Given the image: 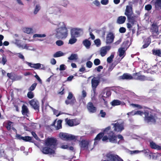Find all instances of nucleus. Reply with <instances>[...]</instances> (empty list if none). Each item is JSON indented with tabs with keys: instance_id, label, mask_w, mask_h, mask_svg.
<instances>
[{
	"instance_id": "a878e982",
	"label": "nucleus",
	"mask_w": 161,
	"mask_h": 161,
	"mask_svg": "<svg viewBox=\"0 0 161 161\" xmlns=\"http://www.w3.org/2000/svg\"><path fill=\"white\" fill-rule=\"evenodd\" d=\"M152 52L153 55L161 57V51L160 49H153L152 50Z\"/></svg>"
},
{
	"instance_id": "de8ad7c7",
	"label": "nucleus",
	"mask_w": 161,
	"mask_h": 161,
	"mask_svg": "<svg viewBox=\"0 0 161 161\" xmlns=\"http://www.w3.org/2000/svg\"><path fill=\"white\" fill-rule=\"evenodd\" d=\"M41 64L40 63L34 64L33 68L36 69H39L41 67Z\"/></svg>"
},
{
	"instance_id": "8fccbe9b",
	"label": "nucleus",
	"mask_w": 161,
	"mask_h": 161,
	"mask_svg": "<svg viewBox=\"0 0 161 161\" xmlns=\"http://www.w3.org/2000/svg\"><path fill=\"white\" fill-rule=\"evenodd\" d=\"M32 135L38 141L40 140V139L37 136L36 133L34 131H32L31 132Z\"/></svg>"
},
{
	"instance_id": "a19ab883",
	"label": "nucleus",
	"mask_w": 161,
	"mask_h": 161,
	"mask_svg": "<svg viewBox=\"0 0 161 161\" xmlns=\"http://www.w3.org/2000/svg\"><path fill=\"white\" fill-rule=\"evenodd\" d=\"M24 32L27 34H30L33 33V29L31 28H26L24 30Z\"/></svg>"
},
{
	"instance_id": "72a5a7b5",
	"label": "nucleus",
	"mask_w": 161,
	"mask_h": 161,
	"mask_svg": "<svg viewBox=\"0 0 161 161\" xmlns=\"http://www.w3.org/2000/svg\"><path fill=\"white\" fill-rule=\"evenodd\" d=\"M12 123L13 122L10 121L8 120L5 125V127L8 131L10 130L11 129V125Z\"/></svg>"
},
{
	"instance_id": "f3484780",
	"label": "nucleus",
	"mask_w": 161,
	"mask_h": 161,
	"mask_svg": "<svg viewBox=\"0 0 161 161\" xmlns=\"http://www.w3.org/2000/svg\"><path fill=\"white\" fill-rule=\"evenodd\" d=\"M100 83V80H97L96 77H94L91 80L92 87L93 91L95 92L96 89Z\"/></svg>"
},
{
	"instance_id": "58836bf2",
	"label": "nucleus",
	"mask_w": 161,
	"mask_h": 161,
	"mask_svg": "<svg viewBox=\"0 0 161 161\" xmlns=\"http://www.w3.org/2000/svg\"><path fill=\"white\" fill-rule=\"evenodd\" d=\"M77 39L75 37H71L69 40V43L71 44H73L76 42Z\"/></svg>"
},
{
	"instance_id": "c756f323",
	"label": "nucleus",
	"mask_w": 161,
	"mask_h": 161,
	"mask_svg": "<svg viewBox=\"0 0 161 161\" xmlns=\"http://www.w3.org/2000/svg\"><path fill=\"white\" fill-rule=\"evenodd\" d=\"M144 44L142 46L141 49L145 48L147 47L151 43V41L148 39H144Z\"/></svg>"
},
{
	"instance_id": "7ed1b4c3",
	"label": "nucleus",
	"mask_w": 161,
	"mask_h": 161,
	"mask_svg": "<svg viewBox=\"0 0 161 161\" xmlns=\"http://www.w3.org/2000/svg\"><path fill=\"white\" fill-rule=\"evenodd\" d=\"M57 140L54 137L47 138L44 141V145L46 146L49 147L54 150L56 149L57 145Z\"/></svg>"
},
{
	"instance_id": "864d4df0",
	"label": "nucleus",
	"mask_w": 161,
	"mask_h": 161,
	"mask_svg": "<svg viewBox=\"0 0 161 161\" xmlns=\"http://www.w3.org/2000/svg\"><path fill=\"white\" fill-rule=\"evenodd\" d=\"M106 113L105 112H104L103 110H101L100 111V114L101 117L104 118L105 117L106 115Z\"/></svg>"
},
{
	"instance_id": "393cba45",
	"label": "nucleus",
	"mask_w": 161,
	"mask_h": 161,
	"mask_svg": "<svg viewBox=\"0 0 161 161\" xmlns=\"http://www.w3.org/2000/svg\"><path fill=\"white\" fill-rule=\"evenodd\" d=\"M76 121V119H69L67 118L65 119L66 124L69 126L71 127L74 125V123Z\"/></svg>"
},
{
	"instance_id": "cd10ccee",
	"label": "nucleus",
	"mask_w": 161,
	"mask_h": 161,
	"mask_svg": "<svg viewBox=\"0 0 161 161\" xmlns=\"http://www.w3.org/2000/svg\"><path fill=\"white\" fill-rule=\"evenodd\" d=\"M126 18L125 16H120L118 17L117 19V22L119 24H123L125 21Z\"/></svg>"
},
{
	"instance_id": "4be33fe9",
	"label": "nucleus",
	"mask_w": 161,
	"mask_h": 161,
	"mask_svg": "<svg viewBox=\"0 0 161 161\" xmlns=\"http://www.w3.org/2000/svg\"><path fill=\"white\" fill-rule=\"evenodd\" d=\"M119 79L123 80H130L133 79V78L131 75L127 73H125L122 75L119 76Z\"/></svg>"
},
{
	"instance_id": "423d86ee",
	"label": "nucleus",
	"mask_w": 161,
	"mask_h": 161,
	"mask_svg": "<svg viewBox=\"0 0 161 161\" xmlns=\"http://www.w3.org/2000/svg\"><path fill=\"white\" fill-rule=\"evenodd\" d=\"M132 76L134 79L142 81L145 80H153V79L152 78L148 77L144 75H140L139 72L134 73Z\"/></svg>"
},
{
	"instance_id": "338daca9",
	"label": "nucleus",
	"mask_w": 161,
	"mask_h": 161,
	"mask_svg": "<svg viewBox=\"0 0 161 161\" xmlns=\"http://www.w3.org/2000/svg\"><path fill=\"white\" fill-rule=\"evenodd\" d=\"M18 54V57L22 59L23 60H24L25 57L21 53H19Z\"/></svg>"
},
{
	"instance_id": "f257e3e1",
	"label": "nucleus",
	"mask_w": 161,
	"mask_h": 161,
	"mask_svg": "<svg viewBox=\"0 0 161 161\" xmlns=\"http://www.w3.org/2000/svg\"><path fill=\"white\" fill-rule=\"evenodd\" d=\"M56 31L55 36L58 39H65L68 36V31L64 24L63 26L56 29Z\"/></svg>"
},
{
	"instance_id": "774afa93",
	"label": "nucleus",
	"mask_w": 161,
	"mask_h": 161,
	"mask_svg": "<svg viewBox=\"0 0 161 161\" xmlns=\"http://www.w3.org/2000/svg\"><path fill=\"white\" fill-rule=\"evenodd\" d=\"M103 67L101 66L100 65L97 67L96 68V70L97 72H100L101 71V69H103Z\"/></svg>"
},
{
	"instance_id": "4468645a",
	"label": "nucleus",
	"mask_w": 161,
	"mask_h": 161,
	"mask_svg": "<svg viewBox=\"0 0 161 161\" xmlns=\"http://www.w3.org/2000/svg\"><path fill=\"white\" fill-rule=\"evenodd\" d=\"M150 31L153 36H158L159 34L158 28L156 24H153L151 26Z\"/></svg>"
},
{
	"instance_id": "69168bd1",
	"label": "nucleus",
	"mask_w": 161,
	"mask_h": 161,
	"mask_svg": "<svg viewBox=\"0 0 161 161\" xmlns=\"http://www.w3.org/2000/svg\"><path fill=\"white\" fill-rule=\"evenodd\" d=\"M93 3L97 6H99L100 5L99 2L97 0H96L93 1Z\"/></svg>"
},
{
	"instance_id": "2f4dec72",
	"label": "nucleus",
	"mask_w": 161,
	"mask_h": 161,
	"mask_svg": "<svg viewBox=\"0 0 161 161\" xmlns=\"http://www.w3.org/2000/svg\"><path fill=\"white\" fill-rule=\"evenodd\" d=\"M121 103V101L119 100H114L111 103V104L112 106H114L120 105Z\"/></svg>"
},
{
	"instance_id": "c03bdc74",
	"label": "nucleus",
	"mask_w": 161,
	"mask_h": 161,
	"mask_svg": "<svg viewBox=\"0 0 161 161\" xmlns=\"http://www.w3.org/2000/svg\"><path fill=\"white\" fill-rule=\"evenodd\" d=\"M94 43L97 46H99L101 44V42L100 40L99 39H96L94 41Z\"/></svg>"
},
{
	"instance_id": "6e6d98bb",
	"label": "nucleus",
	"mask_w": 161,
	"mask_h": 161,
	"mask_svg": "<svg viewBox=\"0 0 161 161\" xmlns=\"http://www.w3.org/2000/svg\"><path fill=\"white\" fill-rule=\"evenodd\" d=\"M86 65L88 68H91L92 65V63L91 61H88L86 63Z\"/></svg>"
},
{
	"instance_id": "1a4fd4ad",
	"label": "nucleus",
	"mask_w": 161,
	"mask_h": 161,
	"mask_svg": "<svg viewBox=\"0 0 161 161\" xmlns=\"http://www.w3.org/2000/svg\"><path fill=\"white\" fill-rule=\"evenodd\" d=\"M106 156L108 161H123L118 155L113 154H107Z\"/></svg>"
},
{
	"instance_id": "5fc2aeb1",
	"label": "nucleus",
	"mask_w": 161,
	"mask_h": 161,
	"mask_svg": "<svg viewBox=\"0 0 161 161\" xmlns=\"http://www.w3.org/2000/svg\"><path fill=\"white\" fill-rule=\"evenodd\" d=\"M144 114V112L141 111H134V113L133 114H138L142 116Z\"/></svg>"
},
{
	"instance_id": "39448f33",
	"label": "nucleus",
	"mask_w": 161,
	"mask_h": 161,
	"mask_svg": "<svg viewBox=\"0 0 161 161\" xmlns=\"http://www.w3.org/2000/svg\"><path fill=\"white\" fill-rule=\"evenodd\" d=\"M59 136L62 140L65 141H70L76 140V137L71 134L68 133L60 132L59 134Z\"/></svg>"
},
{
	"instance_id": "f8f14e48",
	"label": "nucleus",
	"mask_w": 161,
	"mask_h": 161,
	"mask_svg": "<svg viewBox=\"0 0 161 161\" xmlns=\"http://www.w3.org/2000/svg\"><path fill=\"white\" fill-rule=\"evenodd\" d=\"M41 151L42 153L45 154L52 155L55 154V150L48 146H45V147H43Z\"/></svg>"
},
{
	"instance_id": "473e14b6",
	"label": "nucleus",
	"mask_w": 161,
	"mask_h": 161,
	"mask_svg": "<svg viewBox=\"0 0 161 161\" xmlns=\"http://www.w3.org/2000/svg\"><path fill=\"white\" fill-rule=\"evenodd\" d=\"M68 59L70 60H76L78 59V55L77 54L72 53L70 56L68 58Z\"/></svg>"
},
{
	"instance_id": "052dcab7",
	"label": "nucleus",
	"mask_w": 161,
	"mask_h": 161,
	"mask_svg": "<svg viewBox=\"0 0 161 161\" xmlns=\"http://www.w3.org/2000/svg\"><path fill=\"white\" fill-rule=\"evenodd\" d=\"M108 0H101V3L103 5H106L108 3Z\"/></svg>"
},
{
	"instance_id": "e2e57ef3",
	"label": "nucleus",
	"mask_w": 161,
	"mask_h": 161,
	"mask_svg": "<svg viewBox=\"0 0 161 161\" xmlns=\"http://www.w3.org/2000/svg\"><path fill=\"white\" fill-rule=\"evenodd\" d=\"M35 77L37 79V80L40 84H42V80L37 75H36L35 76Z\"/></svg>"
},
{
	"instance_id": "0eeeda50",
	"label": "nucleus",
	"mask_w": 161,
	"mask_h": 161,
	"mask_svg": "<svg viewBox=\"0 0 161 161\" xmlns=\"http://www.w3.org/2000/svg\"><path fill=\"white\" fill-rule=\"evenodd\" d=\"M112 125L113 126V128L114 131L120 132L124 129L123 122L121 123L117 122L115 123L112 124Z\"/></svg>"
},
{
	"instance_id": "3c124183",
	"label": "nucleus",
	"mask_w": 161,
	"mask_h": 161,
	"mask_svg": "<svg viewBox=\"0 0 161 161\" xmlns=\"http://www.w3.org/2000/svg\"><path fill=\"white\" fill-rule=\"evenodd\" d=\"M145 9L146 10L149 11L152 8V6L150 4L146 5L145 7Z\"/></svg>"
},
{
	"instance_id": "a18cd8bd",
	"label": "nucleus",
	"mask_w": 161,
	"mask_h": 161,
	"mask_svg": "<svg viewBox=\"0 0 161 161\" xmlns=\"http://www.w3.org/2000/svg\"><path fill=\"white\" fill-rule=\"evenodd\" d=\"M56 44L58 46H60L64 44L63 41L61 40L57 41L56 42Z\"/></svg>"
},
{
	"instance_id": "680f3d73",
	"label": "nucleus",
	"mask_w": 161,
	"mask_h": 161,
	"mask_svg": "<svg viewBox=\"0 0 161 161\" xmlns=\"http://www.w3.org/2000/svg\"><path fill=\"white\" fill-rule=\"evenodd\" d=\"M132 106L136 108H137L138 109H142V106L139 105L137 104H132Z\"/></svg>"
},
{
	"instance_id": "49530a36",
	"label": "nucleus",
	"mask_w": 161,
	"mask_h": 161,
	"mask_svg": "<svg viewBox=\"0 0 161 161\" xmlns=\"http://www.w3.org/2000/svg\"><path fill=\"white\" fill-rule=\"evenodd\" d=\"M54 114L56 115L57 117L58 116L62 114V113H61L60 111L59 112L57 110L54 109L53 111Z\"/></svg>"
},
{
	"instance_id": "9d476101",
	"label": "nucleus",
	"mask_w": 161,
	"mask_h": 161,
	"mask_svg": "<svg viewBox=\"0 0 161 161\" xmlns=\"http://www.w3.org/2000/svg\"><path fill=\"white\" fill-rule=\"evenodd\" d=\"M82 32V30L81 29L73 28L70 31L71 36V37H78L80 36L81 33Z\"/></svg>"
},
{
	"instance_id": "2eb2a0df",
	"label": "nucleus",
	"mask_w": 161,
	"mask_h": 161,
	"mask_svg": "<svg viewBox=\"0 0 161 161\" xmlns=\"http://www.w3.org/2000/svg\"><path fill=\"white\" fill-rule=\"evenodd\" d=\"M89 144V141L86 140H82L79 143L81 150H88Z\"/></svg>"
},
{
	"instance_id": "20e7f679",
	"label": "nucleus",
	"mask_w": 161,
	"mask_h": 161,
	"mask_svg": "<svg viewBox=\"0 0 161 161\" xmlns=\"http://www.w3.org/2000/svg\"><path fill=\"white\" fill-rule=\"evenodd\" d=\"M149 111L148 110L145 111L144 112V114L145 115L144 117L145 121L147 123H150L155 124L156 123V117L155 116V115L150 114L149 115Z\"/></svg>"
},
{
	"instance_id": "f03ea898",
	"label": "nucleus",
	"mask_w": 161,
	"mask_h": 161,
	"mask_svg": "<svg viewBox=\"0 0 161 161\" xmlns=\"http://www.w3.org/2000/svg\"><path fill=\"white\" fill-rule=\"evenodd\" d=\"M111 127L108 126L104 130L105 134H107L108 137V140L110 142L112 143L117 142V135L113 131H110Z\"/></svg>"
},
{
	"instance_id": "bb28decb",
	"label": "nucleus",
	"mask_w": 161,
	"mask_h": 161,
	"mask_svg": "<svg viewBox=\"0 0 161 161\" xmlns=\"http://www.w3.org/2000/svg\"><path fill=\"white\" fill-rule=\"evenodd\" d=\"M119 52V55L120 57H122V58H123L125 56V50L124 47L120 48L118 49Z\"/></svg>"
},
{
	"instance_id": "ea45409f",
	"label": "nucleus",
	"mask_w": 161,
	"mask_h": 161,
	"mask_svg": "<svg viewBox=\"0 0 161 161\" xmlns=\"http://www.w3.org/2000/svg\"><path fill=\"white\" fill-rule=\"evenodd\" d=\"M62 121L61 120H59L58 121L57 125L56 127L57 130H59L62 128Z\"/></svg>"
},
{
	"instance_id": "dca6fc26",
	"label": "nucleus",
	"mask_w": 161,
	"mask_h": 161,
	"mask_svg": "<svg viewBox=\"0 0 161 161\" xmlns=\"http://www.w3.org/2000/svg\"><path fill=\"white\" fill-rule=\"evenodd\" d=\"M86 107L88 111L90 113H95L97 111V108L94 106L93 103L92 102L88 103Z\"/></svg>"
},
{
	"instance_id": "aec40b11",
	"label": "nucleus",
	"mask_w": 161,
	"mask_h": 161,
	"mask_svg": "<svg viewBox=\"0 0 161 161\" xmlns=\"http://www.w3.org/2000/svg\"><path fill=\"white\" fill-rule=\"evenodd\" d=\"M151 2L154 6L155 10H159L161 9V0H153Z\"/></svg>"
},
{
	"instance_id": "5701e85b",
	"label": "nucleus",
	"mask_w": 161,
	"mask_h": 161,
	"mask_svg": "<svg viewBox=\"0 0 161 161\" xmlns=\"http://www.w3.org/2000/svg\"><path fill=\"white\" fill-rule=\"evenodd\" d=\"M150 146L152 149L159 150H161V146L156 144L153 141H152L150 142Z\"/></svg>"
},
{
	"instance_id": "7c9ffc66",
	"label": "nucleus",
	"mask_w": 161,
	"mask_h": 161,
	"mask_svg": "<svg viewBox=\"0 0 161 161\" xmlns=\"http://www.w3.org/2000/svg\"><path fill=\"white\" fill-rule=\"evenodd\" d=\"M104 134H105V132H104V130L103 132H100L97 135L94 139V140L95 141L96 140H99L101 139H102L103 137L104 136Z\"/></svg>"
},
{
	"instance_id": "0e129e2a",
	"label": "nucleus",
	"mask_w": 161,
	"mask_h": 161,
	"mask_svg": "<svg viewBox=\"0 0 161 161\" xmlns=\"http://www.w3.org/2000/svg\"><path fill=\"white\" fill-rule=\"evenodd\" d=\"M108 140V136L107 135L103 136L102 139V140L103 142L106 141Z\"/></svg>"
},
{
	"instance_id": "c9c22d12",
	"label": "nucleus",
	"mask_w": 161,
	"mask_h": 161,
	"mask_svg": "<svg viewBox=\"0 0 161 161\" xmlns=\"http://www.w3.org/2000/svg\"><path fill=\"white\" fill-rule=\"evenodd\" d=\"M114 57V54L113 53L111 54L110 56L108 57L107 59V62L108 63H111L113 60V59Z\"/></svg>"
},
{
	"instance_id": "4d7b16f0",
	"label": "nucleus",
	"mask_w": 161,
	"mask_h": 161,
	"mask_svg": "<svg viewBox=\"0 0 161 161\" xmlns=\"http://www.w3.org/2000/svg\"><path fill=\"white\" fill-rule=\"evenodd\" d=\"M60 90H61L60 92H58V94H60L61 95H63L64 94V87L63 86L61 88Z\"/></svg>"
},
{
	"instance_id": "6e6552de",
	"label": "nucleus",
	"mask_w": 161,
	"mask_h": 161,
	"mask_svg": "<svg viewBox=\"0 0 161 161\" xmlns=\"http://www.w3.org/2000/svg\"><path fill=\"white\" fill-rule=\"evenodd\" d=\"M115 35L112 32H109L106 35L105 42L107 44L112 43L115 38Z\"/></svg>"
},
{
	"instance_id": "b1692460",
	"label": "nucleus",
	"mask_w": 161,
	"mask_h": 161,
	"mask_svg": "<svg viewBox=\"0 0 161 161\" xmlns=\"http://www.w3.org/2000/svg\"><path fill=\"white\" fill-rule=\"evenodd\" d=\"M29 110L27 106L25 104H23L22 107L21 112L23 115H27L29 112Z\"/></svg>"
},
{
	"instance_id": "e433bc0d",
	"label": "nucleus",
	"mask_w": 161,
	"mask_h": 161,
	"mask_svg": "<svg viewBox=\"0 0 161 161\" xmlns=\"http://www.w3.org/2000/svg\"><path fill=\"white\" fill-rule=\"evenodd\" d=\"M32 137H31L28 136H26L23 137V138H22V140L25 142H32Z\"/></svg>"
},
{
	"instance_id": "9b49d317",
	"label": "nucleus",
	"mask_w": 161,
	"mask_h": 161,
	"mask_svg": "<svg viewBox=\"0 0 161 161\" xmlns=\"http://www.w3.org/2000/svg\"><path fill=\"white\" fill-rule=\"evenodd\" d=\"M133 3L132 2H130L129 3V5L126 7L124 14L127 17L134 14L133 10Z\"/></svg>"
},
{
	"instance_id": "a211bd4d",
	"label": "nucleus",
	"mask_w": 161,
	"mask_h": 161,
	"mask_svg": "<svg viewBox=\"0 0 161 161\" xmlns=\"http://www.w3.org/2000/svg\"><path fill=\"white\" fill-rule=\"evenodd\" d=\"M127 17L129 22L132 24V25L136 24L137 19V16L136 15L134 14Z\"/></svg>"
},
{
	"instance_id": "412c9836",
	"label": "nucleus",
	"mask_w": 161,
	"mask_h": 161,
	"mask_svg": "<svg viewBox=\"0 0 161 161\" xmlns=\"http://www.w3.org/2000/svg\"><path fill=\"white\" fill-rule=\"evenodd\" d=\"M109 46H105L102 47L100 49V54L102 57L105 56L107 53V51L110 49Z\"/></svg>"
},
{
	"instance_id": "ddd939ff",
	"label": "nucleus",
	"mask_w": 161,
	"mask_h": 161,
	"mask_svg": "<svg viewBox=\"0 0 161 161\" xmlns=\"http://www.w3.org/2000/svg\"><path fill=\"white\" fill-rule=\"evenodd\" d=\"M68 100L65 101V103L67 105L69 104L73 105L76 102V100L75 97H73L72 93L69 92L67 97Z\"/></svg>"
},
{
	"instance_id": "bf43d9fd",
	"label": "nucleus",
	"mask_w": 161,
	"mask_h": 161,
	"mask_svg": "<svg viewBox=\"0 0 161 161\" xmlns=\"http://www.w3.org/2000/svg\"><path fill=\"white\" fill-rule=\"evenodd\" d=\"M126 30V29L125 27H121L119 28V31L120 33H124L125 32Z\"/></svg>"
},
{
	"instance_id": "603ef678",
	"label": "nucleus",
	"mask_w": 161,
	"mask_h": 161,
	"mask_svg": "<svg viewBox=\"0 0 161 161\" xmlns=\"http://www.w3.org/2000/svg\"><path fill=\"white\" fill-rule=\"evenodd\" d=\"M94 63L95 65H99L100 64V61L98 58L95 59L94 60Z\"/></svg>"
},
{
	"instance_id": "79ce46f5",
	"label": "nucleus",
	"mask_w": 161,
	"mask_h": 161,
	"mask_svg": "<svg viewBox=\"0 0 161 161\" xmlns=\"http://www.w3.org/2000/svg\"><path fill=\"white\" fill-rule=\"evenodd\" d=\"M34 95L31 91H29L27 94V97L30 99H32L34 97Z\"/></svg>"
},
{
	"instance_id": "37998d69",
	"label": "nucleus",
	"mask_w": 161,
	"mask_h": 161,
	"mask_svg": "<svg viewBox=\"0 0 161 161\" xmlns=\"http://www.w3.org/2000/svg\"><path fill=\"white\" fill-rule=\"evenodd\" d=\"M41 9V7L39 5H36L34 11V13L35 14H36Z\"/></svg>"
},
{
	"instance_id": "6ab92c4d",
	"label": "nucleus",
	"mask_w": 161,
	"mask_h": 161,
	"mask_svg": "<svg viewBox=\"0 0 161 161\" xmlns=\"http://www.w3.org/2000/svg\"><path fill=\"white\" fill-rule=\"evenodd\" d=\"M29 103L34 109L39 111V106L38 101L35 100V99H32L30 101Z\"/></svg>"
},
{
	"instance_id": "13d9d810",
	"label": "nucleus",
	"mask_w": 161,
	"mask_h": 161,
	"mask_svg": "<svg viewBox=\"0 0 161 161\" xmlns=\"http://www.w3.org/2000/svg\"><path fill=\"white\" fill-rule=\"evenodd\" d=\"M66 67L64 64H61L60 66L59 70L61 71L65 70L66 69Z\"/></svg>"
},
{
	"instance_id": "c85d7f7f",
	"label": "nucleus",
	"mask_w": 161,
	"mask_h": 161,
	"mask_svg": "<svg viewBox=\"0 0 161 161\" xmlns=\"http://www.w3.org/2000/svg\"><path fill=\"white\" fill-rule=\"evenodd\" d=\"M82 43L86 48L87 49L90 47L91 44V42L87 39L84 40L82 42Z\"/></svg>"
},
{
	"instance_id": "4c0bfd02",
	"label": "nucleus",
	"mask_w": 161,
	"mask_h": 161,
	"mask_svg": "<svg viewBox=\"0 0 161 161\" xmlns=\"http://www.w3.org/2000/svg\"><path fill=\"white\" fill-rule=\"evenodd\" d=\"M37 83L36 82H35L33 83L31 86L28 89V90L30 91H34L37 85Z\"/></svg>"
},
{
	"instance_id": "09e8293b",
	"label": "nucleus",
	"mask_w": 161,
	"mask_h": 161,
	"mask_svg": "<svg viewBox=\"0 0 161 161\" xmlns=\"http://www.w3.org/2000/svg\"><path fill=\"white\" fill-rule=\"evenodd\" d=\"M7 61L6 57L5 56H3L1 63L3 65H4Z\"/></svg>"
},
{
	"instance_id": "f704fd0d",
	"label": "nucleus",
	"mask_w": 161,
	"mask_h": 161,
	"mask_svg": "<svg viewBox=\"0 0 161 161\" xmlns=\"http://www.w3.org/2000/svg\"><path fill=\"white\" fill-rule=\"evenodd\" d=\"M64 55V53L61 51H59L56 52L53 55V57L54 58H57L63 56Z\"/></svg>"
}]
</instances>
